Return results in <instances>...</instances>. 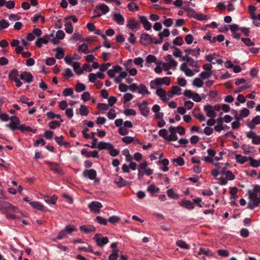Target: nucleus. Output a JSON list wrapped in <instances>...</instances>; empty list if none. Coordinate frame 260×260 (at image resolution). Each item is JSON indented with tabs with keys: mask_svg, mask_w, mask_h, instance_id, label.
Returning a JSON list of instances; mask_svg holds the SVG:
<instances>
[{
	"mask_svg": "<svg viewBox=\"0 0 260 260\" xmlns=\"http://www.w3.org/2000/svg\"><path fill=\"white\" fill-rule=\"evenodd\" d=\"M161 163L162 165L163 166L162 167H161V169L164 172H167L168 171L169 169L168 168V165H169V160L167 159H164L161 160Z\"/></svg>",
	"mask_w": 260,
	"mask_h": 260,
	"instance_id": "052dcab7",
	"label": "nucleus"
},
{
	"mask_svg": "<svg viewBox=\"0 0 260 260\" xmlns=\"http://www.w3.org/2000/svg\"><path fill=\"white\" fill-rule=\"evenodd\" d=\"M88 208L92 211H94L95 212H99L100 209L103 207L102 204L96 201H93L88 204Z\"/></svg>",
	"mask_w": 260,
	"mask_h": 260,
	"instance_id": "6ab92c4d",
	"label": "nucleus"
},
{
	"mask_svg": "<svg viewBox=\"0 0 260 260\" xmlns=\"http://www.w3.org/2000/svg\"><path fill=\"white\" fill-rule=\"evenodd\" d=\"M208 155L202 158V160L206 162L212 164L216 167L212 170L211 174L214 177H217L219 175V172H224L225 170H227L229 164L227 162H220L219 161L223 158L222 151L220 152L216 155V152L212 149H208L207 150Z\"/></svg>",
	"mask_w": 260,
	"mask_h": 260,
	"instance_id": "f257e3e1",
	"label": "nucleus"
},
{
	"mask_svg": "<svg viewBox=\"0 0 260 260\" xmlns=\"http://www.w3.org/2000/svg\"><path fill=\"white\" fill-rule=\"evenodd\" d=\"M249 165L253 168H258L260 167V158L255 159L252 157H249Z\"/></svg>",
	"mask_w": 260,
	"mask_h": 260,
	"instance_id": "473e14b6",
	"label": "nucleus"
},
{
	"mask_svg": "<svg viewBox=\"0 0 260 260\" xmlns=\"http://www.w3.org/2000/svg\"><path fill=\"white\" fill-rule=\"evenodd\" d=\"M235 159L237 163L242 165L249 160V157L236 153L235 154Z\"/></svg>",
	"mask_w": 260,
	"mask_h": 260,
	"instance_id": "5701e85b",
	"label": "nucleus"
},
{
	"mask_svg": "<svg viewBox=\"0 0 260 260\" xmlns=\"http://www.w3.org/2000/svg\"><path fill=\"white\" fill-rule=\"evenodd\" d=\"M251 19L253 20V24L256 26H260V14L255 15V14H251Z\"/></svg>",
	"mask_w": 260,
	"mask_h": 260,
	"instance_id": "f704fd0d",
	"label": "nucleus"
},
{
	"mask_svg": "<svg viewBox=\"0 0 260 260\" xmlns=\"http://www.w3.org/2000/svg\"><path fill=\"white\" fill-rule=\"evenodd\" d=\"M172 162L175 166H182L184 164V160L181 157L173 159Z\"/></svg>",
	"mask_w": 260,
	"mask_h": 260,
	"instance_id": "c03bdc74",
	"label": "nucleus"
},
{
	"mask_svg": "<svg viewBox=\"0 0 260 260\" xmlns=\"http://www.w3.org/2000/svg\"><path fill=\"white\" fill-rule=\"evenodd\" d=\"M165 62L161 61L163 69L168 71L170 69H175L178 65L177 61L170 55H167L164 57Z\"/></svg>",
	"mask_w": 260,
	"mask_h": 260,
	"instance_id": "20e7f679",
	"label": "nucleus"
},
{
	"mask_svg": "<svg viewBox=\"0 0 260 260\" xmlns=\"http://www.w3.org/2000/svg\"><path fill=\"white\" fill-rule=\"evenodd\" d=\"M53 51H56V53L55 54V57L57 59H60L63 57V56L64 55V53L61 48L58 47L56 49H54Z\"/></svg>",
	"mask_w": 260,
	"mask_h": 260,
	"instance_id": "a19ab883",
	"label": "nucleus"
},
{
	"mask_svg": "<svg viewBox=\"0 0 260 260\" xmlns=\"http://www.w3.org/2000/svg\"><path fill=\"white\" fill-rule=\"evenodd\" d=\"M62 93L64 96H71L72 98H74V96H73L74 92L72 88H65L63 90Z\"/></svg>",
	"mask_w": 260,
	"mask_h": 260,
	"instance_id": "6e6d98bb",
	"label": "nucleus"
},
{
	"mask_svg": "<svg viewBox=\"0 0 260 260\" xmlns=\"http://www.w3.org/2000/svg\"><path fill=\"white\" fill-rule=\"evenodd\" d=\"M241 148L245 154H249L253 152V147L248 145L243 144L241 146Z\"/></svg>",
	"mask_w": 260,
	"mask_h": 260,
	"instance_id": "72a5a7b5",
	"label": "nucleus"
},
{
	"mask_svg": "<svg viewBox=\"0 0 260 260\" xmlns=\"http://www.w3.org/2000/svg\"><path fill=\"white\" fill-rule=\"evenodd\" d=\"M156 93L159 97L161 100L163 101H167L166 98V92L160 88H156Z\"/></svg>",
	"mask_w": 260,
	"mask_h": 260,
	"instance_id": "c85d7f7f",
	"label": "nucleus"
},
{
	"mask_svg": "<svg viewBox=\"0 0 260 260\" xmlns=\"http://www.w3.org/2000/svg\"><path fill=\"white\" fill-rule=\"evenodd\" d=\"M80 229L81 231L86 234H89L91 232H94L96 231V228L94 226L91 225H82L80 227Z\"/></svg>",
	"mask_w": 260,
	"mask_h": 260,
	"instance_id": "393cba45",
	"label": "nucleus"
},
{
	"mask_svg": "<svg viewBox=\"0 0 260 260\" xmlns=\"http://www.w3.org/2000/svg\"><path fill=\"white\" fill-rule=\"evenodd\" d=\"M247 138L252 140L253 144L258 145L260 144V136L257 135L254 132L250 131L246 134Z\"/></svg>",
	"mask_w": 260,
	"mask_h": 260,
	"instance_id": "4468645a",
	"label": "nucleus"
},
{
	"mask_svg": "<svg viewBox=\"0 0 260 260\" xmlns=\"http://www.w3.org/2000/svg\"><path fill=\"white\" fill-rule=\"evenodd\" d=\"M12 204L7 202L0 203L1 208L6 211V212H9V210L11 207Z\"/></svg>",
	"mask_w": 260,
	"mask_h": 260,
	"instance_id": "49530a36",
	"label": "nucleus"
},
{
	"mask_svg": "<svg viewBox=\"0 0 260 260\" xmlns=\"http://www.w3.org/2000/svg\"><path fill=\"white\" fill-rule=\"evenodd\" d=\"M89 111L87 108L84 105H81L80 108V113L82 116H87Z\"/></svg>",
	"mask_w": 260,
	"mask_h": 260,
	"instance_id": "0e129e2a",
	"label": "nucleus"
},
{
	"mask_svg": "<svg viewBox=\"0 0 260 260\" xmlns=\"http://www.w3.org/2000/svg\"><path fill=\"white\" fill-rule=\"evenodd\" d=\"M60 126V121L56 120H52L49 123V126L51 129H54L57 127Z\"/></svg>",
	"mask_w": 260,
	"mask_h": 260,
	"instance_id": "603ef678",
	"label": "nucleus"
},
{
	"mask_svg": "<svg viewBox=\"0 0 260 260\" xmlns=\"http://www.w3.org/2000/svg\"><path fill=\"white\" fill-rule=\"evenodd\" d=\"M45 162L50 165V170L53 172L58 174H63V171L58 164L48 160L46 161Z\"/></svg>",
	"mask_w": 260,
	"mask_h": 260,
	"instance_id": "f8f14e48",
	"label": "nucleus"
},
{
	"mask_svg": "<svg viewBox=\"0 0 260 260\" xmlns=\"http://www.w3.org/2000/svg\"><path fill=\"white\" fill-rule=\"evenodd\" d=\"M174 45L177 46H181L183 44V39L181 37H176L173 41Z\"/></svg>",
	"mask_w": 260,
	"mask_h": 260,
	"instance_id": "338daca9",
	"label": "nucleus"
},
{
	"mask_svg": "<svg viewBox=\"0 0 260 260\" xmlns=\"http://www.w3.org/2000/svg\"><path fill=\"white\" fill-rule=\"evenodd\" d=\"M169 133V131H168L166 129H161L159 131V135L167 141L168 140Z\"/></svg>",
	"mask_w": 260,
	"mask_h": 260,
	"instance_id": "680f3d73",
	"label": "nucleus"
},
{
	"mask_svg": "<svg viewBox=\"0 0 260 260\" xmlns=\"http://www.w3.org/2000/svg\"><path fill=\"white\" fill-rule=\"evenodd\" d=\"M18 76L19 77V74H18V71L16 69H13L10 72L9 75V78L10 80L12 81H14L18 79Z\"/></svg>",
	"mask_w": 260,
	"mask_h": 260,
	"instance_id": "4c0bfd02",
	"label": "nucleus"
},
{
	"mask_svg": "<svg viewBox=\"0 0 260 260\" xmlns=\"http://www.w3.org/2000/svg\"><path fill=\"white\" fill-rule=\"evenodd\" d=\"M20 78L26 83H30L32 81L33 76L32 74L28 72H22L19 75Z\"/></svg>",
	"mask_w": 260,
	"mask_h": 260,
	"instance_id": "dca6fc26",
	"label": "nucleus"
},
{
	"mask_svg": "<svg viewBox=\"0 0 260 260\" xmlns=\"http://www.w3.org/2000/svg\"><path fill=\"white\" fill-rule=\"evenodd\" d=\"M81 153L82 155H85L87 157H89L91 156L93 158L99 157L98 152L96 150L88 152L86 149H84L81 150Z\"/></svg>",
	"mask_w": 260,
	"mask_h": 260,
	"instance_id": "b1692460",
	"label": "nucleus"
},
{
	"mask_svg": "<svg viewBox=\"0 0 260 260\" xmlns=\"http://www.w3.org/2000/svg\"><path fill=\"white\" fill-rule=\"evenodd\" d=\"M96 171L93 169L85 170L83 172V176L90 180L94 179L96 177Z\"/></svg>",
	"mask_w": 260,
	"mask_h": 260,
	"instance_id": "f3484780",
	"label": "nucleus"
},
{
	"mask_svg": "<svg viewBox=\"0 0 260 260\" xmlns=\"http://www.w3.org/2000/svg\"><path fill=\"white\" fill-rule=\"evenodd\" d=\"M167 195L169 198L174 200H177L179 198V195L175 193L172 188L169 189L167 190Z\"/></svg>",
	"mask_w": 260,
	"mask_h": 260,
	"instance_id": "a18cd8bd",
	"label": "nucleus"
},
{
	"mask_svg": "<svg viewBox=\"0 0 260 260\" xmlns=\"http://www.w3.org/2000/svg\"><path fill=\"white\" fill-rule=\"evenodd\" d=\"M220 174L225 175L226 179L229 180H232L235 178V176L232 172L230 171H226V170H225L224 172H220L219 174Z\"/></svg>",
	"mask_w": 260,
	"mask_h": 260,
	"instance_id": "de8ad7c7",
	"label": "nucleus"
},
{
	"mask_svg": "<svg viewBox=\"0 0 260 260\" xmlns=\"http://www.w3.org/2000/svg\"><path fill=\"white\" fill-rule=\"evenodd\" d=\"M73 67L76 74L80 75L83 73V70L81 69L80 63L79 62H73Z\"/></svg>",
	"mask_w": 260,
	"mask_h": 260,
	"instance_id": "c9c22d12",
	"label": "nucleus"
},
{
	"mask_svg": "<svg viewBox=\"0 0 260 260\" xmlns=\"http://www.w3.org/2000/svg\"><path fill=\"white\" fill-rule=\"evenodd\" d=\"M206 59L208 61L212 62L213 64H221L222 63V60L219 58L218 55L215 53L210 54L206 55Z\"/></svg>",
	"mask_w": 260,
	"mask_h": 260,
	"instance_id": "ddd939ff",
	"label": "nucleus"
},
{
	"mask_svg": "<svg viewBox=\"0 0 260 260\" xmlns=\"http://www.w3.org/2000/svg\"><path fill=\"white\" fill-rule=\"evenodd\" d=\"M98 6L100 11H101L103 12V14H106L110 10L108 6H107L106 5L104 4H102Z\"/></svg>",
	"mask_w": 260,
	"mask_h": 260,
	"instance_id": "13d9d810",
	"label": "nucleus"
},
{
	"mask_svg": "<svg viewBox=\"0 0 260 260\" xmlns=\"http://www.w3.org/2000/svg\"><path fill=\"white\" fill-rule=\"evenodd\" d=\"M215 109L216 110L221 109L224 112L228 113L230 111L231 108L230 106L227 104H222L215 106Z\"/></svg>",
	"mask_w": 260,
	"mask_h": 260,
	"instance_id": "7c9ffc66",
	"label": "nucleus"
},
{
	"mask_svg": "<svg viewBox=\"0 0 260 260\" xmlns=\"http://www.w3.org/2000/svg\"><path fill=\"white\" fill-rule=\"evenodd\" d=\"M86 86L83 83L78 82L75 86V91L77 92H80L82 91L85 90Z\"/></svg>",
	"mask_w": 260,
	"mask_h": 260,
	"instance_id": "8fccbe9b",
	"label": "nucleus"
},
{
	"mask_svg": "<svg viewBox=\"0 0 260 260\" xmlns=\"http://www.w3.org/2000/svg\"><path fill=\"white\" fill-rule=\"evenodd\" d=\"M49 41V37L45 35L42 37L38 38L35 42V44L38 48H41L43 44H47Z\"/></svg>",
	"mask_w": 260,
	"mask_h": 260,
	"instance_id": "a211bd4d",
	"label": "nucleus"
},
{
	"mask_svg": "<svg viewBox=\"0 0 260 260\" xmlns=\"http://www.w3.org/2000/svg\"><path fill=\"white\" fill-rule=\"evenodd\" d=\"M28 98L27 97H25L24 96H22L21 97L20 102H22V103L26 104L28 106L30 107L32 106L34 104V102L32 101L28 102Z\"/></svg>",
	"mask_w": 260,
	"mask_h": 260,
	"instance_id": "e2e57ef3",
	"label": "nucleus"
},
{
	"mask_svg": "<svg viewBox=\"0 0 260 260\" xmlns=\"http://www.w3.org/2000/svg\"><path fill=\"white\" fill-rule=\"evenodd\" d=\"M232 112L234 114L235 119H242L248 117L250 114V111L245 108L241 109L240 114H237V111L234 109H232Z\"/></svg>",
	"mask_w": 260,
	"mask_h": 260,
	"instance_id": "1a4fd4ad",
	"label": "nucleus"
},
{
	"mask_svg": "<svg viewBox=\"0 0 260 260\" xmlns=\"http://www.w3.org/2000/svg\"><path fill=\"white\" fill-rule=\"evenodd\" d=\"M114 20L119 25L124 24V19L120 13H115L114 14Z\"/></svg>",
	"mask_w": 260,
	"mask_h": 260,
	"instance_id": "e433bc0d",
	"label": "nucleus"
},
{
	"mask_svg": "<svg viewBox=\"0 0 260 260\" xmlns=\"http://www.w3.org/2000/svg\"><path fill=\"white\" fill-rule=\"evenodd\" d=\"M184 10L189 13V15L196 18L197 19L202 21L207 20L208 19V17L207 16L202 14H198L196 13L193 10L188 8H184Z\"/></svg>",
	"mask_w": 260,
	"mask_h": 260,
	"instance_id": "9b49d317",
	"label": "nucleus"
},
{
	"mask_svg": "<svg viewBox=\"0 0 260 260\" xmlns=\"http://www.w3.org/2000/svg\"><path fill=\"white\" fill-rule=\"evenodd\" d=\"M260 123V116H256L248 123V126L251 128H254L255 125Z\"/></svg>",
	"mask_w": 260,
	"mask_h": 260,
	"instance_id": "c756f323",
	"label": "nucleus"
},
{
	"mask_svg": "<svg viewBox=\"0 0 260 260\" xmlns=\"http://www.w3.org/2000/svg\"><path fill=\"white\" fill-rule=\"evenodd\" d=\"M78 50L79 52H83L84 54H87L91 52L89 50L88 46L85 43H83V44H81V45H80L78 47Z\"/></svg>",
	"mask_w": 260,
	"mask_h": 260,
	"instance_id": "79ce46f5",
	"label": "nucleus"
},
{
	"mask_svg": "<svg viewBox=\"0 0 260 260\" xmlns=\"http://www.w3.org/2000/svg\"><path fill=\"white\" fill-rule=\"evenodd\" d=\"M146 174V161H144L142 163L139 168V176L140 177V175H143L144 174Z\"/></svg>",
	"mask_w": 260,
	"mask_h": 260,
	"instance_id": "58836bf2",
	"label": "nucleus"
},
{
	"mask_svg": "<svg viewBox=\"0 0 260 260\" xmlns=\"http://www.w3.org/2000/svg\"><path fill=\"white\" fill-rule=\"evenodd\" d=\"M184 52L186 53L185 55L188 56H191L195 58H198L201 54V49L199 47L194 48H187L184 50Z\"/></svg>",
	"mask_w": 260,
	"mask_h": 260,
	"instance_id": "9d476101",
	"label": "nucleus"
},
{
	"mask_svg": "<svg viewBox=\"0 0 260 260\" xmlns=\"http://www.w3.org/2000/svg\"><path fill=\"white\" fill-rule=\"evenodd\" d=\"M161 61H157L156 62V67L154 68V70L155 72L157 74H159L162 72L163 69L162 64H161Z\"/></svg>",
	"mask_w": 260,
	"mask_h": 260,
	"instance_id": "bf43d9fd",
	"label": "nucleus"
},
{
	"mask_svg": "<svg viewBox=\"0 0 260 260\" xmlns=\"http://www.w3.org/2000/svg\"><path fill=\"white\" fill-rule=\"evenodd\" d=\"M6 126L9 128L11 131H14L18 129L19 125L11 121L9 124L6 125Z\"/></svg>",
	"mask_w": 260,
	"mask_h": 260,
	"instance_id": "69168bd1",
	"label": "nucleus"
},
{
	"mask_svg": "<svg viewBox=\"0 0 260 260\" xmlns=\"http://www.w3.org/2000/svg\"><path fill=\"white\" fill-rule=\"evenodd\" d=\"M139 108L141 114L146 116V101L144 100L141 104H139Z\"/></svg>",
	"mask_w": 260,
	"mask_h": 260,
	"instance_id": "37998d69",
	"label": "nucleus"
},
{
	"mask_svg": "<svg viewBox=\"0 0 260 260\" xmlns=\"http://www.w3.org/2000/svg\"><path fill=\"white\" fill-rule=\"evenodd\" d=\"M248 193L250 202L248 206L249 208L253 209L260 203V190H256L254 186L253 190L252 191H249Z\"/></svg>",
	"mask_w": 260,
	"mask_h": 260,
	"instance_id": "7ed1b4c3",
	"label": "nucleus"
},
{
	"mask_svg": "<svg viewBox=\"0 0 260 260\" xmlns=\"http://www.w3.org/2000/svg\"><path fill=\"white\" fill-rule=\"evenodd\" d=\"M160 107L158 105H155L152 107V111L155 113V116L156 118L161 119L164 116L162 113L160 112Z\"/></svg>",
	"mask_w": 260,
	"mask_h": 260,
	"instance_id": "bb28decb",
	"label": "nucleus"
},
{
	"mask_svg": "<svg viewBox=\"0 0 260 260\" xmlns=\"http://www.w3.org/2000/svg\"><path fill=\"white\" fill-rule=\"evenodd\" d=\"M148 190L152 194V196H155L158 192L159 188L156 187L154 185H150L148 188Z\"/></svg>",
	"mask_w": 260,
	"mask_h": 260,
	"instance_id": "4d7b16f0",
	"label": "nucleus"
},
{
	"mask_svg": "<svg viewBox=\"0 0 260 260\" xmlns=\"http://www.w3.org/2000/svg\"><path fill=\"white\" fill-rule=\"evenodd\" d=\"M170 84V80L168 77L157 78L151 81L150 86L152 88H157L162 85L168 86Z\"/></svg>",
	"mask_w": 260,
	"mask_h": 260,
	"instance_id": "423d86ee",
	"label": "nucleus"
},
{
	"mask_svg": "<svg viewBox=\"0 0 260 260\" xmlns=\"http://www.w3.org/2000/svg\"><path fill=\"white\" fill-rule=\"evenodd\" d=\"M64 25L67 33L71 34L73 32V26L71 22H67Z\"/></svg>",
	"mask_w": 260,
	"mask_h": 260,
	"instance_id": "3c124183",
	"label": "nucleus"
},
{
	"mask_svg": "<svg viewBox=\"0 0 260 260\" xmlns=\"http://www.w3.org/2000/svg\"><path fill=\"white\" fill-rule=\"evenodd\" d=\"M176 245L180 248L188 249L189 247V245L184 241L182 240H178L176 242Z\"/></svg>",
	"mask_w": 260,
	"mask_h": 260,
	"instance_id": "864d4df0",
	"label": "nucleus"
},
{
	"mask_svg": "<svg viewBox=\"0 0 260 260\" xmlns=\"http://www.w3.org/2000/svg\"><path fill=\"white\" fill-rule=\"evenodd\" d=\"M181 61L184 62L181 64L180 70L188 77H192L200 71V66L198 60L188 55H184Z\"/></svg>",
	"mask_w": 260,
	"mask_h": 260,
	"instance_id": "f03ea898",
	"label": "nucleus"
},
{
	"mask_svg": "<svg viewBox=\"0 0 260 260\" xmlns=\"http://www.w3.org/2000/svg\"><path fill=\"white\" fill-rule=\"evenodd\" d=\"M198 254L200 255L205 254L209 256H213V253L208 249H205L204 248H200Z\"/></svg>",
	"mask_w": 260,
	"mask_h": 260,
	"instance_id": "ea45409f",
	"label": "nucleus"
},
{
	"mask_svg": "<svg viewBox=\"0 0 260 260\" xmlns=\"http://www.w3.org/2000/svg\"><path fill=\"white\" fill-rule=\"evenodd\" d=\"M162 153L154 152L149 155V158L151 161L155 162H160V158L162 156Z\"/></svg>",
	"mask_w": 260,
	"mask_h": 260,
	"instance_id": "2f4dec72",
	"label": "nucleus"
},
{
	"mask_svg": "<svg viewBox=\"0 0 260 260\" xmlns=\"http://www.w3.org/2000/svg\"><path fill=\"white\" fill-rule=\"evenodd\" d=\"M179 205L188 210H191L194 208V205L190 201L184 200L179 202Z\"/></svg>",
	"mask_w": 260,
	"mask_h": 260,
	"instance_id": "a878e982",
	"label": "nucleus"
},
{
	"mask_svg": "<svg viewBox=\"0 0 260 260\" xmlns=\"http://www.w3.org/2000/svg\"><path fill=\"white\" fill-rule=\"evenodd\" d=\"M114 182L119 187H122L128 185V182L124 180L121 176L117 175L114 178Z\"/></svg>",
	"mask_w": 260,
	"mask_h": 260,
	"instance_id": "4be33fe9",
	"label": "nucleus"
},
{
	"mask_svg": "<svg viewBox=\"0 0 260 260\" xmlns=\"http://www.w3.org/2000/svg\"><path fill=\"white\" fill-rule=\"evenodd\" d=\"M58 198L56 196H53L52 197H48V199L46 200V202L49 204L55 205L56 203V201Z\"/></svg>",
	"mask_w": 260,
	"mask_h": 260,
	"instance_id": "774afa93",
	"label": "nucleus"
},
{
	"mask_svg": "<svg viewBox=\"0 0 260 260\" xmlns=\"http://www.w3.org/2000/svg\"><path fill=\"white\" fill-rule=\"evenodd\" d=\"M126 26L132 30L135 29H138L140 28V23L136 21L135 19H129Z\"/></svg>",
	"mask_w": 260,
	"mask_h": 260,
	"instance_id": "412c9836",
	"label": "nucleus"
},
{
	"mask_svg": "<svg viewBox=\"0 0 260 260\" xmlns=\"http://www.w3.org/2000/svg\"><path fill=\"white\" fill-rule=\"evenodd\" d=\"M169 135L167 141H176L178 139V137L176 135V132L175 131V126H171L169 128Z\"/></svg>",
	"mask_w": 260,
	"mask_h": 260,
	"instance_id": "aec40b11",
	"label": "nucleus"
},
{
	"mask_svg": "<svg viewBox=\"0 0 260 260\" xmlns=\"http://www.w3.org/2000/svg\"><path fill=\"white\" fill-rule=\"evenodd\" d=\"M204 109L206 112V115L210 118H214L216 117V113L215 112V107L213 108L210 105H206L204 106Z\"/></svg>",
	"mask_w": 260,
	"mask_h": 260,
	"instance_id": "2eb2a0df",
	"label": "nucleus"
},
{
	"mask_svg": "<svg viewBox=\"0 0 260 260\" xmlns=\"http://www.w3.org/2000/svg\"><path fill=\"white\" fill-rule=\"evenodd\" d=\"M93 239L100 247H103L109 242L108 238L107 237H103L101 234H96L93 238Z\"/></svg>",
	"mask_w": 260,
	"mask_h": 260,
	"instance_id": "6e6552de",
	"label": "nucleus"
},
{
	"mask_svg": "<svg viewBox=\"0 0 260 260\" xmlns=\"http://www.w3.org/2000/svg\"><path fill=\"white\" fill-rule=\"evenodd\" d=\"M172 48L174 49V51L173 53V54L174 56L176 57L181 58V59L182 58V57L184 56L182 55V52L180 49L175 47H172Z\"/></svg>",
	"mask_w": 260,
	"mask_h": 260,
	"instance_id": "5fc2aeb1",
	"label": "nucleus"
},
{
	"mask_svg": "<svg viewBox=\"0 0 260 260\" xmlns=\"http://www.w3.org/2000/svg\"><path fill=\"white\" fill-rule=\"evenodd\" d=\"M97 148L99 150L106 149L109 151L111 156L115 157L118 155L119 152L115 149L112 144L109 142H100L98 144Z\"/></svg>",
	"mask_w": 260,
	"mask_h": 260,
	"instance_id": "39448f33",
	"label": "nucleus"
},
{
	"mask_svg": "<svg viewBox=\"0 0 260 260\" xmlns=\"http://www.w3.org/2000/svg\"><path fill=\"white\" fill-rule=\"evenodd\" d=\"M170 32L168 29H164L163 31L159 33V39L158 40L153 39L147 35V43H154L155 44H160L162 42L163 37H168L170 36Z\"/></svg>",
	"mask_w": 260,
	"mask_h": 260,
	"instance_id": "0eeeda50",
	"label": "nucleus"
},
{
	"mask_svg": "<svg viewBox=\"0 0 260 260\" xmlns=\"http://www.w3.org/2000/svg\"><path fill=\"white\" fill-rule=\"evenodd\" d=\"M203 83L202 79L196 78L193 80L192 84L194 86L200 88L203 85Z\"/></svg>",
	"mask_w": 260,
	"mask_h": 260,
	"instance_id": "09e8293b",
	"label": "nucleus"
},
{
	"mask_svg": "<svg viewBox=\"0 0 260 260\" xmlns=\"http://www.w3.org/2000/svg\"><path fill=\"white\" fill-rule=\"evenodd\" d=\"M29 204L34 208L41 211H46V208L43 205L39 202H31Z\"/></svg>",
	"mask_w": 260,
	"mask_h": 260,
	"instance_id": "cd10ccee",
	"label": "nucleus"
}]
</instances>
